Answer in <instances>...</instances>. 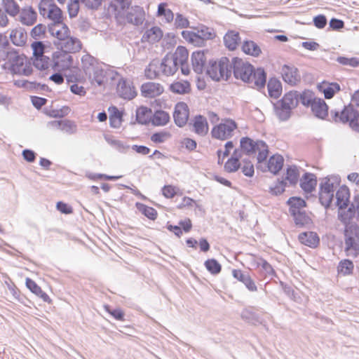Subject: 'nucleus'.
Here are the masks:
<instances>
[{
	"instance_id": "nucleus-1",
	"label": "nucleus",
	"mask_w": 359,
	"mask_h": 359,
	"mask_svg": "<svg viewBox=\"0 0 359 359\" xmlns=\"http://www.w3.org/2000/svg\"><path fill=\"white\" fill-rule=\"evenodd\" d=\"M2 69L12 75L29 76L34 72L33 65L24 53L11 49L6 53Z\"/></svg>"
},
{
	"instance_id": "nucleus-2",
	"label": "nucleus",
	"mask_w": 359,
	"mask_h": 359,
	"mask_svg": "<svg viewBox=\"0 0 359 359\" xmlns=\"http://www.w3.org/2000/svg\"><path fill=\"white\" fill-rule=\"evenodd\" d=\"M115 18L121 25H140L145 20V11L140 6H130L128 0H115Z\"/></svg>"
},
{
	"instance_id": "nucleus-3",
	"label": "nucleus",
	"mask_w": 359,
	"mask_h": 359,
	"mask_svg": "<svg viewBox=\"0 0 359 359\" xmlns=\"http://www.w3.org/2000/svg\"><path fill=\"white\" fill-rule=\"evenodd\" d=\"M58 46L62 51L53 54L54 67L61 70L67 69L72 64V57L68 53L79 52L81 49L82 44L79 39L69 36L60 42Z\"/></svg>"
},
{
	"instance_id": "nucleus-4",
	"label": "nucleus",
	"mask_w": 359,
	"mask_h": 359,
	"mask_svg": "<svg viewBox=\"0 0 359 359\" xmlns=\"http://www.w3.org/2000/svg\"><path fill=\"white\" fill-rule=\"evenodd\" d=\"M344 251L346 256L356 257L359 255V226H347L344 231Z\"/></svg>"
},
{
	"instance_id": "nucleus-5",
	"label": "nucleus",
	"mask_w": 359,
	"mask_h": 359,
	"mask_svg": "<svg viewBox=\"0 0 359 359\" xmlns=\"http://www.w3.org/2000/svg\"><path fill=\"white\" fill-rule=\"evenodd\" d=\"M333 119L337 123L348 124L353 130L359 133V111L353 104L345 106L340 112H335Z\"/></svg>"
},
{
	"instance_id": "nucleus-6",
	"label": "nucleus",
	"mask_w": 359,
	"mask_h": 359,
	"mask_svg": "<svg viewBox=\"0 0 359 359\" xmlns=\"http://www.w3.org/2000/svg\"><path fill=\"white\" fill-rule=\"evenodd\" d=\"M240 145L241 149L249 155L257 153L258 162H262L267 158L268 147L262 141L255 142L249 137H242Z\"/></svg>"
},
{
	"instance_id": "nucleus-7",
	"label": "nucleus",
	"mask_w": 359,
	"mask_h": 359,
	"mask_svg": "<svg viewBox=\"0 0 359 359\" xmlns=\"http://www.w3.org/2000/svg\"><path fill=\"white\" fill-rule=\"evenodd\" d=\"M237 129L238 124L233 119L224 118L220 123L212 127L211 136L214 139L226 140L233 135Z\"/></svg>"
},
{
	"instance_id": "nucleus-8",
	"label": "nucleus",
	"mask_w": 359,
	"mask_h": 359,
	"mask_svg": "<svg viewBox=\"0 0 359 359\" xmlns=\"http://www.w3.org/2000/svg\"><path fill=\"white\" fill-rule=\"evenodd\" d=\"M229 60L227 57H222L218 61L210 62L207 70V74L214 80L219 81L222 79L226 80L229 76Z\"/></svg>"
},
{
	"instance_id": "nucleus-9",
	"label": "nucleus",
	"mask_w": 359,
	"mask_h": 359,
	"mask_svg": "<svg viewBox=\"0 0 359 359\" xmlns=\"http://www.w3.org/2000/svg\"><path fill=\"white\" fill-rule=\"evenodd\" d=\"M39 8L40 14L44 17L46 16L53 22V24L62 22V11L53 0H41Z\"/></svg>"
},
{
	"instance_id": "nucleus-10",
	"label": "nucleus",
	"mask_w": 359,
	"mask_h": 359,
	"mask_svg": "<svg viewBox=\"0 0 359 359\" xmlns=\"http://www.w3.org/2000/svg\"><path fill=\"white\" fill-rule=\"evenodd\" d=\"M232 65L235 76L244 82L250 83L254 73L253 66L238 57L233 58Z\"/></svg>"
},
{
	"instance_id": "nucleus-11",
	"label": "nucleus",
	"mask_w": 359,
	"mask_h": 359,
	"mask_svg": "<svg viewBox=\"0 0 359 359\" xmlns=\"http://www.w3.org/2000/svg\"><path fill=\"white\" fill-rule=\"evenodd\" d=\"M175 62L178 67H180L181 72L184 76L191 73V69L188 64L189 53L188 49L183 46H179L172 53H168Z\"/></svg>"
},
{
	"instance_id": "nucleus-12",
	"label": "nucleus",
	"mask_w": 359,
	"mask_h": 359,
	"mask_svg": "<svg viewBox=\"0 0 359 359\" xmlns=\"http://www.w3.org/2000/svg\"><path fill=\"white\" fill-rule=\"evenodd\" d=\"M189 117V109L188 105L183 102L176 104L173 112V118L175 123L179 127L186 125Z\"/></svg>"
},
{
	"instance_id": "nucleus-13",
	"label": "nucleus",
	"mask_w": 359,
	"mask_h": 359,
	"mask_svg": "<svg viewBox=\"0 0 359 359\" xmlns=\"http://www.w3.org/2000/svg\"><path fill=\"white\" fill-rule=\"evenodd\" d=\"M208 50L194 51L191 55V62L193 69L198 74H201L207 62L206 54Z\"/></svg>"
},
{
	"instance_id": "nucleus-14",
	"label": "nucleus",
	"mask_w": 359,
	"mask_h": 359,
	"mask_svg": "<svg viewBox=\"0 0 359 359\" xmlns=\"http://www.w3.org/2000/svg\"><path fill=\"white\" fill-rule=\"evenodd\" d=\"M118 95L126 100H132L137 95V92L133 83L126 79L119 80L116 86Z\"/></svg>"
},
{
	"instance_id": "nucleus-15",
	"label": "nucleus",
	"mask_w": 359,
	"mask_h": 359,
	"mask_svg": "<svg viewBox=\"0 0 359 359\" xmlns=\"http://www.w3.org/2000/svg\"><path fill=\"white\" fill-rule=\"evenodd\" d=\"M141 94L144 97L154 98L161 95L164 92L163 86L155 82H147L140 88Z\"/></svg>"
},
{
	"instance_id": "nucleus-16",
	"label": "nucleus",
	"mask_w": 359,
	"mask_h": 359,
	"mask_svg": "<svg viewBox=\"0 0 359 359\" xmlns=\"http://www.w3.org/2000/svg\"><path fill=\"white\" fill-rule=\"evenodd\" d=\"M281 75L283 79L291 85L297 84L301 79L297 68L293 66L283 65L281 69Z\"/></svg>"
},
{
	"instance_id": "nucleus-17",
	"label": "nucleus",
	"mask_w": 359,
	"mask_h": 359,
	"mask_svg": "<svg viewBox=\"0 0 359 359\" xmlns=\"http://www.w3.org/2000/svg\"><path fill=\"white\" fill-rule=\"evenodd\" d=\"M317 88L320 92L323 93L325 99H331L341 90L340 85L336 82H328L323 81L319 83Z\"/></svg>"
},
{
	"instance_id": "nucleus-18",
	"label": "nucleus",
	"mask_w": 359,
	"mask_h": 359,
	"mask_svg": "<svg viewBox=\"0 0 359 359\" xmlns=\"http://www.w3.org/2000/svg\"><path fill=\"white\" fill-rule=\"evenodd\" d=\"M299 102V95L297 92L290 91L284 95L280 100L282 109L290 111L295 108Z\"/></svg>"
},
{
	"instance_id": "nucleus-19",
	"label": "nucleus",
	"mask_w": 359,
	"mask_h": 359,
	"mask_svg": "<svg viewBox=\"0 0 359 359\" xmlns=\"http://www.w3.org/2000/svg\"><path fill=\"white\" fill-rule=\"evenodd\" d=\"M19 18L22 24L31 26L36 22L37 13L32 6H27L20 12Z\"/></svg>"
},
{
	"instance_id": "nucleus-20",
	"label": "nucleus",
	"mask_w": 359,
	"mask_h": 359,
	"mask_svg": "<svg viewBox=\"0 0 359 359\" xmlns=\"http://www.w3.org/2000/svg\"><path fill=\"white\" fill-rule=\"evenodd\" d=\"M193 130L198 135L204 136L209 130V126L205 117L198 115L192 121Z\"/></svg>"
},
{
	"instance_id": "nucleus-21",
	"label": "nucleus",
	"mask_w": 359,
	"mask_h": 359,
	"mask_svg": "<svg viewBox=\"0 0 359 359\" xmlns=\"http://www.w3.org/2000/svg\"><path fill=\"white\" fill-rule=\"evenodd\" d=\"M163 32L158 26H154L145 31L142 36V41L150 43H157L163 38Z\"/></svg>"
},
{
	"instance_id": "nucleus-22",
	"label": "nucleus",
	"mask_w": 359,
	"mask_h": 359,
	"mask_svg": "<svg viewBox=\"0 0 359 359\" xmlns=\"http://www.w3.org/2000/svg\"><path fill=\"white\" fill-rule=\"evenodd\" d=\"M241 42L240 34L234 30L228 31L224 36V43L229 50H235Z\"/></svg>"
},
{
	"instance_id": "nucleus-23",
	"label": "nucleus",
	"mask_w": 359,
	"mask_h": 359,
	"mask_svg": "<svg viewBox=\"0 0 359 359\" xmlns=\"http://www.w3.org/2000/svg\"><path fill=\"white\" fill-rule=\"evenodd\" d=\"M242 51L252 57H257L261 55L262 50L259 44L252 40H245L241 44Z\"/></svg>"
},
{
	"instance_id": "nucleus-24",
	"label": "nucleus",
	"mask_w": 359,
	"mask_h": 359,
	"mask_svg": "<svg viewBox=\"0 0 359 359\" xmlns=\"http://www.w3.org/2000/svg\"><path fill=\"white\" fill-rule=\"evenodd\" d=\"M25 283L27 288L32 293L41 298L43 302L48 304H52L53 301L50 297L45 292L43 291L41 287L38 285L35 281L29 278H27Z\"/></svg>"
},
{
	"instance_id": "nucleus-25",
	"label": "nucleus",
	"mask_w": 359,
	"mask_h": 359,
	"mask_svg": "<svg viewBox=\"0 0 359 359\" xmlns=\"http://www.w3.org/2000/svg\"><path fill=\"white\" fill-rule=\"evenodd\" d=\"M178 66L168 53L163 58L161 68L163 74L165 76H172L178 70Z\"/></svg>"
},
{
	"instance_id": "nucleus-26",
	"label": "nucleus",
	"mask_w": 359,
	"mask_h": 359,
	"mask_svg": "<svg viewBox=\"0 0 359 359\" xmlns=\"http://www.w3.org/2000/svg\"><path fill=\"white\" fill-rule=\"evenodd\" d=\"M49 29L51 34L55 36L60 42L67 39L70 34L68 27L62 22L53 24Z\"/></svg>"
},
{
	"instance_id": "nucleus-27",
	"label": "nucleus",
	"mask_w": 359,
	"mask_h": 359,
	"mask_svg": "<svg viewBox=\"0 0 359 359\" xmlns=\"http://www.w3.org/2000/svg\"><path fill=\"white\" fill-rule=\"evenodd\" d=\"M317 185V178L313 173H305L300 182V186L302 189L306 193H311L315 190Z\"/></svg>"
},
{
	"instance_id": "nucleus-28",
	"label": "nucleus",
	"mask_w": 359,
	"mask_h": 359,
	"mask_svg": "<svg viewBox=\"0 0 359 359\" xmlns=\"http://www.w3.org/2000/svg\"><path fill=\"white\" fill-rule=\"evenodd\" d=\"M311 109L313 114L321 118H324L328 114V107L322 99H314L311 103Z\"/></svg>"
},
{
	"instance_id": "nucleus-29",
	"label": "nucleus",
	"mask_w": 359,
	"mask_h": 359,
	"mask_svg": "<svg viewBox=\"0 0 359 359\" xmlns=\"http://www.w3.org/2000/svg\"><path fill=\"white\" fill-rule=\"evenodd\" d=\"M109 114L110 126L114 128L121 127L123 122V111H120L116 107L111 106L108 108Z\"/></svg>"
},
{
	"instance_id": "nucleus-30",
	"label": "nucleus",
	"mask_w": 359,
	"mask_h": 359,
	"mask_svg": "<svg viewBox=\"0 0 359 359\" xmlns=\"http://www.w3.org/2000/svg\"><path fill=\"white\" fill-rule=\"evenodd\" d=\"M11 42L18 46H23L27 41V32L21 27L15 28L11 30L10 33Z\"/></svg>"
},
{
	"instance_id": "nucleus-31",
	"label": "nucleus",
	"mask_w": 359,
	"mask_h": 359,
	"mask_svg": "<svg viewBox=\"0 0 359 359\" xmlns=\"http://www.w3.org/2000/svg\"><path fill=\"white\" fill-rule=\"evenodd\" d=\"M299 240L301 243L313 248H316L320 242L317 233L312 231L300 233Z\"/></svg>"
},
{
	"instance_id": "nucleus-32",
	"label": "nucleus",
	"mask_w": 359,
	"mask_h": 359,
	"mask_svg": "<svg viewBox=\"0 0 359 359\" xmlns=\"http://www.w3.org/2000/svg\"><path fill=\"white\" fill-rule=\"evenodd\" d=\"M156 16L161 18L165 23H171L174 20L173 12L168 8L167 3H161L158 6Z\"/></svg>"
},
{
	"instance_id": "nucleus-33",
	"label": "nucleus",
	"mask_w": 359,
	"mask_h": 359,
	"mask_svg": "<svg viewBox=\"0 0 359 359\" xmlns=\"http://www.w3.org/2000/svg\"><path fill=\"white\" fill-rule=\"evenodd\" d=\"M319 195V199L321 204L325 208L329 207L334 197V191L332 189V187L330 184H327L321 188Z\"/></svg>"
},
{
	"instance_id": "nucleus-34",
	"label": "nucleus",
	"mask_w": 359,
	"mask_h": 359,
	"mask_svg": "<svg viewBox=\"0 0 359 359\" xmlns=\"http://www.w3.org/2000/svg\"><path fill=\"white\" fill-rule=\"evenodd\" d=\"M336 197L339 209L348 208L350 198V192L348 188L345 187H340L337 191Z\"/></svg>"
},
{
	"instance_id": "nucleus-35",
	"label": "nucleus",
	"mask_w": 359,
	"mask_h": 359,
	"mask_svg": "<svg viewBox=\"0 0 359 359\" xmlns=\"http://www.w3.org/2000/svg\"><path fill=\"white\" fill-rule=\"evenodd\" d=\"M170 90L177 94H187L191 92V84L187 81H175L170 86Z\"/></svg>"
},
{
	"instance_id": "nucleus-36",
	"label": "nucleus",
	"mask_w": 359,
	"mask_h": 359,
	"mask_svg": "<svg viewBox=\"0 0 359 359\" xmlns=\"http://www.w3.org/2000/svg\"><path fill=\"white\" fill-rule=\"evenodd\" d=\"M267 88L271 97L276 99L280 96L282 93V84L277 79H270L268 81Z\"/></svg>"
},
{
	"instance_id": "nucleus-37",
	"label": "nucleus",
	"mask_w": 359,
	"mask_h": 359,
	"mask_svg": "<svg viewBox=\"0 0 359 359\" xmlns=\"http://www.w3.org/2000/svg\"><path fill=\"white\" fill-rule=\"evenodd\" d=\"M354 269L353 263L348 259H344L339 262L337 266V274L340 276H346L351 275Z\"/></svg>"
},
{
	"instance_id": "nucleus-38",
	"label": "nucleus",
	"mask_w": 359,
	"mask_h": 359,
	"mask_svg": "<svg viewBox=\"0 0 359 359\" xmlns=\"http://www.w3.org/2000/svg\"><path fill=\"white\" fill-rule=\"evenodd\" d=\"M284 159L280 155H273L271 156L268 161V169L273 173H278L283 168Z\"/></svg>"
},
{
	"instance_id": "nucleus-39",
	"label": "nucleus",
	"mask_w": 359,
	"mask_h": 359,
	"mask_svg": "<svg viewBox=\"0 0 359 359\" xmlns=\"http://www.w3.org/2000/svg\"><path fill=\"white\" fill-rule=\"evenodd\" d=\"M170 119V117L168 112L163 110H157L154 112L151 121L154 126H163L168 123Z\"/></svg>"
},
{
	"instance_id": "nucleus-40",
	"label": "nucleus",
	"mask_w": 359,
	"mask_h": 359,
	"mask_svg": "<svg viewBox=\"0 0 359 359\" xmlns=\"http://www.w3.org/2000/svg\"><path fill=\"white\" fill-rule=\"evenodd\" d=\"M135 206L137 210L148 219L155 220L157 218L158 212L154 208L147 206L141 203H136Z\"/></svg>"
},
{
	"instance_id": "nucleus-41",
	"label": "nucleus",
	"mask_w": 359,
	"mask_h": 359,
	"mask_svg": "<svg viewBox=\"0 0 359 359\" xmlns=\"http://www.w3.org/2000/svg\"><path fill=\"white\" fill-rule=\"evenodd\" d=\"M266 74L263 69H254L250 83H253L257 88L264 87L266 83Z\"/></svg>"
},
{
	"instance_id": "nucleus-42",
	"label": "nucleus",
	"mask_w": 359,
	"mask_h": 359,
	"mask_svg": "<svg viewBox=\"0 0 359 359\" xmlns=\"http://www.w3.org/2000/svg\"><path fill=\"white\" fill-rule=\"evenodd\" d=\"M237 150H235L233 156L224 164V170L228 172H233L240 168V162L238 158L236 156Z\"/></svg>"
},
{
	"instance_id": "nucleus-43",
	"label": "nucleus",
	"mask_w": 359,
	"mask_h": 359,
	"mask_svg": "<svg viewBox=\"0 0 359 359\" xmlns=\"http://www.w3.org/2000/svg\"><path fill=\"white\" fill-rule=\"evenodd\" d=\"M151 109L147 107H140L136 111L137 119L142 123H146L150 118Z\"/></svg>"
},
{
	"instance_id": "nucleus-44",
	"label": "nucleus",
	"mask_w": 359,
	"mask_h": 359,
	"mask_svg": "<svg viewBox=\"0 0 359 359\" xmlns=\"http://www.w3.org/2000/svg\"><path fill=\"white\" fill-rule=\"evenodd\" d=\"M204 265L206 269L212 275L219 273L222 270L221 264L215 259H207Z\"/></svg>"
},
{
	"instance_id": "nucleus-45",
	"label": "nucleus",
	"mask_w": 359,
	"mask_h": 359,
	"mask_svg": "<svg viewBox=\"0 0 359 359\" xmlns=\"http://www.w3.org/2000/svg\"><path fill=\"white\" fill-rule=\"evenodd\" d=\"M32 65L39 70H46L50 67V60L48 57L45 55H43L42 57H34Z\"/></svg>"
},
{
	"instance_id": "nucleus-46",
	"label": "nucleus",
	"mask_w": 359,
	"mask_h": 359,
	"mask_svg": "<svg viewBox=\"0 0 359 359\" xmlns=\"http://www.w3.org/2000/svg\"><path fill=\"white\" fill-rule=\"evenodd\" d=\"M182 36L183 39L189 43H191L196 46H199L201 45L199 41V36L196 32L184 30L182 32Z\"/></svg>"
},
{
	"instance_id": "nucleus-47",
	"label": "nucleus",
	"mask_w": 359,
	"mask_h": 359,
	"mask_svg": "<svg viewBox=\"0 0 359 359\" xmlns=\"http://www.w3.org/2000/svg\"><path fill=\"white\" fill-rule=\"evenodd\" d=\"M172 135L169 131L161 130L152 134L151 140L155 144L163 143L171 137Z\"/></svg>"
},
{
	"instance_id": "nucleus-48",
	"label": "nucleus",
	"mask_w": 359,
	"mask_h": 359,
	"mask_svg": "<svg viewBox=\"0 0 359 359\" xmlns=\"http://www.w3.org/2000/svg\"><path fill=\"white\" fill-rule=\"evenodd\" d=\"M299 177V172L297 167H290L287 169L285 180L290 184H296Z\"/></svg>"
},
{
	"instance_id": "nucleus-49",
	"label": "nucleus",
	"mask_w": 359,
	"mask_h": 359,
	"mask_svg": "<svg viewBox=\"0 0 359 359\" xmlns=\"http://www.w3.org/2000/svg\"><path fill=\"white\" fill-rule=\"evenodd\" d=\"M197 34L199 36L201 44L204 40L212 39L215 36V34L212 29L203 27L198 30Z\"/></svg>"
},
{
	"instance_id": "nucleus-50",
	"label": "nucleus",
	"mask_w": 359,
	"mask_h": 359,
	"mask_svg": "<svg viewBox=\"0 0 359 359\" xmlns=\"http://www.w3.org/2000/svg\"><path fill=\"white\" fill-rule=\"evenodd\" d=\"M354 215L352 208H342L339 209L338 217L344 224L349 222Z\"/></svg>"
},
{
	"instance_id": "nucleus-51",
	"label": "nucleus",
	"mask_w": 359,
	"mask_h": 359,
	"mask_svg": "<svg viewBox=\"0 0 359 359\" xmlns=\"http://www.w3.org/2000/svg\"><path fill=\"white\" fill-rule=\"evenodd\" d=\"M288 204L290 205V210L293 212V210L300 211L299 210L306 206V202L301 198L292 197L288 200Z\"/></svg>"
},
{
	"instance_id": "nucleus-52",
	"label": "nucleus",
	"mask_w": 359,
	"mask_h": 359,
	"mask_svg": "<svg viewBox=\"0 0 359 359\" xmlns=\"http://www.w3.org/2000/svg\"><path fill=\"white\" fill-rule=\"evenodd\" d=\"M337 61L343 66H348L351 67H357L359 66V59L357 57H338Z\"/></svg>"
},
{
	"instance_id": "nucleus-53",
	"label": "nucleus",
	"mask_w": 359,
	"mask_h": 359,
	"mask_svg": "<svg viewBox=\"0 0 359 359\" xmlns=\"http://www.w3.org/2000/svg\"><path fill=\"white\" fill-rule=\"evenodd\" d=\"M292 214L294 215V222L297 225L304 226L307 224L310 221L309 217L304 212L294 210Z\"/></svg>"
},
{
	"instance_id": "nucleus-54",
	"label": "nucleus",
	"mask_w": 359,
	"mask_h": 359,
	"mask_svg": "<svg viewBox=\"0 0 359 359\" xmlns=\"http://www.w3.org/2000/svg\"><path fill=\"white\" fill-rule=\"evenodd\" d=\"M234 144L232 141H228L226 142L224 145V151H222L219 150L217 151L218 155V163L222 164L223 163L224 159L228 156L230 154V151L233 149Z\"/></svg>"
},
{
	"instance_id": "nucleus-55",
	"label": "nucleus",
	"mask_w": 359,
	"mask_h": 359,
	"mask_svg": "<svg viewBox=\"0 0 359 359\" xmlns=\"http://www.w3.org/2000/svg\"><path fill=\"white\" fill-rule=\"evenodd\" d=\"M179 191L180 189L177 187L165 185L162 188V194L166 198H172L178 194Z\"/></svg>"
},
{
	"instance_id": "nucleus-56",
	"label": "nucleus",
	"mask_w": 359,
	"mask_h": 359,
	"mask_svg": "<svg viewBox=\"0 0 359 359\" xmlns=\"http://www.w3.org/2000/svg\"><path fill=\"white\" fill-rule=\"evenodd\" d=\"M174 25L176 29H184L189 27V21L182 14L177 13Z\"/></svg>"
},
{
	"instance_id": "nucleus-57",
	"label": "nucleus",
	"mask_w": 359,
	"mask_h": 359,
	"mask_svg": "<svg viewBox=\"0 0 359 359\" xmlns=\"http://www.w3.org/2000/svg\"><path fill=\"white\" fill-rule=\"evenodd\" d=\"M46 32V27L43 24H38L32 28L30 35L32 38L37 39L43 37Z\"/></svg>"
},
{
	"instance_id": "nucleus-58",
	"label": "nucleus",
	"mask_w": 359,
	"mask_h": 359,
	"mask_svg": "<svg viewBox=\"0 0 359 359\" xmlns=\"http://www.w3.org/2000/svg\"><path fill=\"white\" fill-rule=\"evenodd\" d=\"M33 51V57H42L44 53L45 46L41 41H34L31 44Z\"/></svg>"
},
{
	"instance_id": "nucleus-59",
	"label": "nucleus",
	"mask_w": 359,
	"mask_h": 359,
	"mask_svg": "<svg viewBox=\"0 0 359 359\" xmlns=\"http://www.w3.org/2000/svg\"><path fill=\"white\" fill-rule=\"evenodd\" d=\"M6 12L12 16H15L20 13V8L18 5L13 0V2H5Z\"/></svg>"
},
{
	"instance_id": "nucleus-60",
	"label": "nucleus",
	"mask_w": 359,
	"mask_h": 359,
	"mask_svg": "<svg viewBox=\"0 0 359 359\" xmlns=\"http://www.w3.org/2000/svg\"><path fill=\"white\" fill-rule=\"evenodd\" d=\"M81 0H70L68 5V12L71 18L77 15L79 11V2Z\"/></svg>"
},
{
	"instance_id": "nucleus-61",
	"label": "nucleus",
	"mask_w": 359,
	"mask_h": 359,
	"mask_svg": "<svg viewBox=\"0 0 359 359\" xmlns=\"http://www.w3.org/2000/svg\"><path fill=\"white\" fill-rule=\"evenodd\" d=\"M104 309L111 316H112L116 320L123 321L124 320V313L121 309H110L109 306H104Z\"/></svg>"
},
{
	"instance_id": "nucleus-62",
	"label": "nucleus",
	"mask_w": 359,
	"mask_h": 359,
	"mask_svg": "<svg viewBox=\"0 0 359 359\" xmlns=\"http://www.w3.org/2000/svg\"><path fill=\"white\" fill-rule=\"evenodd\" d=\"M243 173L247 177H252L255 172L254 165L249 161H244L241 167Z\"/></svg>"
},
{
	"instance_id": "nucleus-63",
	"label": "nucleus",
	"mask_w": 359,
	"mask_h": 359,
	"mask_svg": "<svg viewBox=\"0 0 359 359\" xmlns=\"http://www.w3.org/2000/svg\"><path fill=\"white\" fill-rule=\"evenodd\" d=\"M180 144L182 148H184L189 151H194L197 146V143L194 140L188 137L183 139Z\"/></svg>"
},
{
	"instance_id": "nucleus-64",
	"label": "nucleus",
	"mask_w": 359,
	"mask_h": 359,
	"mask_svg": "<svg viewBox=\"0 0 359 359\" xmlns=\"http://www.w3.org/2000/svg\"><path fill=\"white\" fill-rule=\"evenodd\" d=\"M313 24L318 29H323L327 25V19L323 15H318L313 18Z\"/></svg>"
}]
</instances>
